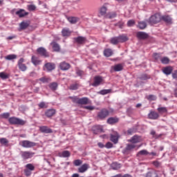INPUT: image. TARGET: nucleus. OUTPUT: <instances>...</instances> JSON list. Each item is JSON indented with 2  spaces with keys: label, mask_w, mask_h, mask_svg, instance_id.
I'll list each match as a JSON object with an SVG mask.
<instances>
[{
  "label": "nucleus",
  "mask_w": 177,
  "mask_h": 177,
  "mask_svg": "<svg viewBox=\"0 0 177 177\" xmlns=\"http://www.w3.org/2000/svg\"><path fill=\"white\" fill-rule=\"evenodd\" d=\"M161 21V15L159 13H156L150 17L148 19V23L149 24H157Z\"/></svg>",
  "instance_id": "nucleus-1"
},
{
  "label": "nucleus",
  "mask_w": 177,
  "mask_h": 177,
  "mask_svg": "<svg viewBox=\"0 0 177 177\" xmlns=\"http://www.w3.org/2000/svg\"><path fill=\"white\" fill-rule=\"evenodd\" d=\"M11 125H24L26 122L19 118L12 117L8 119Z\"/></svg>",
  "instance_id": "nucleus-2"
},
{
  "label": "nucleus",
  "mask_w": 177,
  "mask_h": 177,
  "mask_svg": "<svg viewBox=\"0 0 177 177\" xmlns=\"http://www.w3.org/2000/svg\"><path fill=\"white\" fill-rule=\"evenodd\" d=\"M109 114H110L109 110L103 109L98 113L97 117L100 118V120H104V118L109 117Z\"/></svg>",
  "instance_id": "nucleus-3"
},
{
  "label": "nucleus",
  "mask_w": 177,
  "mask_h": 177,
  "mask_svg": "<svg viewBox=\"0 0 177 177\" xmlns=\"http://www.w3.org/2000/svg\"><path fill=\"white\" fill-rule=\"evenodd\" d=\"M21 146L22 147H25L26 149H30L31 147L37 146V143L31 142L30 140H23L21 142Z\"/></svg>",
  "instance_id": "nucleus-4"
},
{
  "label": "nucleus",
  "mask_w": 177,
  "mask_h": 177,
  "mask_svg": "<svg viewBox=\"0 0 177 177\" xmlns=\"http://www.w3.org/2000/svg\"><path fill=\"white\" fill-rule=\"evenodd\" d=\"M21 156L24 160H28L34 156V153L31 151H21Z\"/></svg>",
  "instance_id": "nucleus-5"
},
{
  "label": "nucleus",
  "mask_w": 177,
  "mask_h": 177,
  "mask_svg": "<svg viewBox=\"0 0 177 177\" xmlns=\"http://www.w3.org/2000/svg\"><path fill=\"white\" fill-rule=\"evenodd\" d=\"M37 52L40 56H44V57H49V54H48V51L44 47H39L37 48Z\"/></svg>",
  "instance_id": "nucleus-6"
},
{
  "label": "nucleus",
  "mask_w": 177,
  "mask_h": 177,
  "mask_svg": "<svg viewBox=\"0 0 177 177\" xmlns=\"http://www.w3.org/2000/svg\"><path fill=\"white\" fill-rule=\"evenodd\" d=\"M70 67H71L70 64L66 62H62L59 64V68L62 70V71H67V70L70 69Z\"/></svg>",
  "instance_id": "nucleus-7"
},
{
  "label": "nucleus",
  "mask_w": 177,
  "mask_h": 177,
  "mask_svg": "<svg viewBox=\"0 0 177 177\" xmlns=\"http://www.w3.org/2000/svg\"><path fill=\"white\" fill-rule=\"evenodd\" d=\"M103 82V77L102 76H95L94 77V82L92 84L93 86H99L100 83Z\"/></svg>",
  "instance_id": "nucleus-8"
},
{
  "label": "nucleus",
  "mask_w": 177,
  "mask_h": 177,
  "mask_svg": "<svg viewBox=\"0 0 177 177\" xmlns=\"http://www.w3.org/2000/svg\"><path fill=\"white\" fill-rule=\"evenodd\" d=\"M136 37L138 39H147V38H149V34L145 32H138Z\"/></svg>",
  "instance_id": "nucleus-9"
},
{
  "label": "nucleus",
  "mask_w": 177,
  "mask_h": 177,
  "mask_svg": "<svg viewBox=\"0 0 177 177\" xmlns=\"http://www.w3.org/2000/svg\"><path fill=\"white\" fill-rule=\"evenodd\" d=\"M89 169V165L84 163L80 167L78 168L77 171L80 174H84V172H86L88 169Z\"/></svg>",
  "instance_id": "nucleus-10"
},
{
  "label": "nucleus",
  "mask_w": 177,
  "mask_h": 177,
  "mask_svg": "<svg viewBox=\"0 0 177 177\" xmlns=\"http://www.w3.org/2000/svg\"><path fill=\"white\" fill-rule=\"evenodd\" d=\"M161 20L165 21V23H166V24H172V18L169 15L162 16Z\"/></svg>",
  "instance_id": "nucleus-11"
},
{
  "label": "nucleus",
  "mask_w": 177,
  "mask_h": 177,
  "mask_svg": "<svg viewBox=\"0 0 177 177\" xmlns=\"http://www.w3.org/2000/svg\"><path fill=\"white\" fill-rule=\"evenodd\" d=\"M39 131L42 133H52V132H53V131H52V129H49L46 126H41V127H39Z\"/></svg>",
  "instance_id": "nucleus-12"
},
{
  "label": "nucleus",
  "mask_w": 177,
  "mask_h": 177,
  "mask_svg": "<svg viewBox=\"0 0 177 177\" xmlns=\"http://www.w3.org/2000/svg\"><path fill=\"white\" fill-rule=\"evenodd\" d=\"M119 138L120 135L117 132H115L114 134H111V141L113 142L115 145L118 143Z\"/></svg>",
  "instance_id": "nucleus-13"
},
{
  "label": "nucleus",
  "mask_w": 177,
  "mask_h": 177,
  "mask_svg": "<svg viewBox=\"0 0 177 177\" xmlns=\"http://www.w3.org/2000/svg\"><path fill=\"white\" fill-rule=\"evenodd\" d=\"M120 121V119L116 117H111L108 118L107 123L110 125H114V124H117Z\"/></svg>",
  "instance_id": "nucleus-14"
},
{
  "label": "nucleus",
  "mask_w": 177,
  "mask_h": 177,
  "mask_svg": "<svg viewBox=\"0 0 177 177\" xmlns=\"http://www.w3.org/2000/svg\"><path fill=\"white\" fill-rule=\"evenodd\" d=\"M174 71V68L172 66H167L163 68L162 73L165 74L166 75H169L172 73V71Z\"/></svg>",
  "instance_id": "nucleus-15"
},
{
  "label": "nucleus",
  "mask_w": 177,
  "mask_h": 177,
  "mask_svg": "<svg viewBox=\"0 0 177 177\" xmlns=\"http://www.w3.org/2000/svg\"><path fill=\"white\" fill-rule=\"evenodd\" d=\"M93 132L95 135H97L103 132V129L100 126H95L93 127Z\"/></svg>",
  "instance_id": "nucleus-16"
},
{
  "label": "nucleus",
  "mask_w": 177,
  "mask_h": 177,
  "mask_svg": "<svg viewBox=\"0 0 177 177\" xmlns=\"http://www.w3.org/2000/svg\"><path fill=\"white\" fill-rule=\"evenodd\" d=\"M146 177H158V173L156 170H151L147 173Z\"/></svg>",
  "instance_id": "nucleus-17"
},
{
  "label": "nucleus",
  "mask_w": 177,
  "mask_h": 177,
  "mask_svg": "<svg viewBox=\"0 0 177 177\" xmlns=\"http://www.w3.org/2000/svg\"><path fill=\"white\" fill-rule=\"evenodd\" d=\"M29 26H30L29 21H22L19 24V28L20 30H26V28H27Z\"/></svg>",
  "instance_id": "nucleus-18"
},
{
  "label": "nucleus",
  "mask_w": 177,
  "mask_h": 177,
  "mask_svg": "<svg viewBox=\"0 0 177 177\" xmlns=\"http://www.w3.org/2000/svg\"><path fill=\"white\" fill-rule=\"evenodd\" d=\"M15 15H17L19 17H24V16H27L28 12H26V10L21 9L15 12Z\"/></svg>",
  "instance_id": "nucleus-19"
},
{
  "label": "nucleus",
  "mask_w": 177,
  "mask_h": 177,
  "mask_svg": "<svg viewBox=\"0 0 177 177\" xmlns=\"http://www.w3.org/2000/svg\"><path fill=\"white\" fill-rule=\"evenodd\" d=\"M140 140H142V138H140V136H133L130 140L129 142H131V143H139V142H140Z\"/></svg>",
  "instance_id": "nucleus-20"
},
{
  "label": "nucleus",
  "mask_w": 177,
  "mask_h": 177,
  "mask_svg": "<svg viewBox=\"0 0 177 177\" xmlns=\"http://www.w3.org/2000/svg\"><path fill=\"white\" fill-rule=\"evenodd\" d=\"M148 117L150 120H157L160 116L157 112L152 111L148 114Z\"/></svg>",
  "instance_id": "nucleus-21"
},
{
  "label": "nucleus",
  "mask_w": 177,
  "mask_h": 177,
  "mask_svg": "<svg viewBox=\"0 0 177 177\" xmlns=\"http://www.w3.org/2000/svg\"><path fill=\"white\" fill-rule=\"evenodd\" d=\"M75 41H76L77 44H85V42H86V37L79 36L75 38Z\"/></svg>",
  "instance_id": "nucleus-22"
},
{
  "label": "nucleus",
  "mask_w": 177,
  "mask_h": 177,
  "mask_svg": "<svg viewBox=\"0 0 177 177\" xmlns=\"http://www.w3.org/2000/svg\"><path fill=\"white\" fill-rule=\"evenodd\" d=\"M57 86H59V84H57V82H52L48 84V88H50V89L53 92L57 90Z\"/></svg>",
  "instance_id": "nucleus-23"
},
{
  "label": "nucleus",
  "mask_w": 177,
  "mask_h": 177,
  "mask_svg": "<svg viewBox=\"0 0 177 177\" xmlns=\"http://www.w3.org/2000/svg\"><path fill=\"white\" fill-rule=\"evenodd\" d=\"M118 38L119 39V44H122L124 42H127V41H128V37H127V35H121L120 36H118Z\"/></svg>",
  "instance_id": "nucleus-24"
},
{
  "label": "nucleus",
  "mask_w": 177,
  "mask_h": 177,
  "mask_svg": "<svg viewBox=\"0 0 177 177\" xmlns=\"http://www.w3.org/2000/svg\"><path fill=\"white\" fill-rule=\"evenodd\" d=\"M46 117L50 118L53 117V115H55L56 114V110L55 109H48L45 113Z\"/></svg>",
  "instance_id": "nucleus-25"
},
{
  "label": "nucleus",
  "mask_w": 177,
  "mask_h": 177,
  "mask_svg": "<svg viewBox=\"0 0 177 177\" xmlns=\"http://www.w3.org/2000/svg\"><path fill=\"white\" fill-rule=\"evenodd\" d=\"M68 21L71 24H75L77 21H80V18L75 17H70L68 18Z\"/></svg>",
  "instance_id": "nucleus-26"
},
{
  "label": "nucleus",
  "mask_w": 177,
  "mask_h": 177,
  "mask_svg": "<svg viewBox=\"0 0 177 177\" xmlns=\"http://www.w3.org/2000/svg\"><path fill=\"white\" fill-rule=\"evenodd\" d=\"M111 168L115 171H118V169L121 168V164L118 163L117 162H114L111 165Z\"/></svg>",
  "instance_id": "nucleus-27"
},
{
  "label": "nucleus",
  "mask_w": 177,
  "mask_h": 177,
  "mask_svg": "<svg viewBox=\"0 0 177 177\" xmlns=\"http://www.w3.org/2000/svg\"><path fill=\"white\" fill-rule=\"evenodd\" d=\"M46 68H47L48 71H52V70H55V64L53 63H47L45 64Z\"/></svg>",
  "instance_id": "nucleus-28"
},
{
  "label": "nucleus",
  "mask_w": 177,
  "mask_h": 177,
  "mask_svg": "<svg viewBox=\"0 0 177 177\" xmlns=\"http://www.w3.org/2000/svg\"><path fill=\"white\" fill-rule=\"evenodd\" d=\"M88 97L79 98L77 100V104H88Z\"/></svg>",
  "instance_id": "nucleus-29"
},
{
  "label": "nucleus",
  "mask_w": 177,
  "mask_h": 177,
  "mask_svg": "<svg viewBox=\"0 0 177 177\" xmlns=\"http://www.w3.org/2000/svg\"><path fill=\"white\" fill-rule=\"evenodd\" d=\"M110 42L111 44H112V45H118V44H120L118 37H114L111 38Z\"/></svg>",
  "instance_id": "nucleus-30"
},
{
  "label": "nucleus",
  "mask_w": 177,
  "mask_h": 177,
  "mask_svg": "<svg viewBox=\"0 0 177 177\" xmlns=\"http://www.w3.org/2000/svg\"><path fill=\"white\" fill-rule=\"evenodd\" d=\"M106 12H107V8L103 6L100 10V15H98L99 17H100V16H104L106 15Z\"/></svg>",
  "instance_id": "nucleus-31"
},
{
  "label": "nucleus",
  "mask_w": 177,
  "mask_h": 177,
  "mask_svg": "<svg viewBox=\"0 0 177 177\" xmlns=\"http://www.w3.org/2000/svg\"><path fill=\"white\" fill-rule=\"evenodd\" d=\"M62 34L63 37H68L70 34H71V32L68 28H64L62 31Z\"/></svg>",
  "instance_id": "nucleus-32"
},
{
  "label": "nucleus",
  "mask_w": 177,
  "mask_h": 177,
  "mask_svg": "<svg viewBox=\"0 0 177 177\" xmlns=\"http://www.w3.org/2000/svg\"><path fill=\"white\" fill-rule=\"evenodd\" d=\"M53 49L54 52H60V46L59 44L54 42L53 44Z\"/></svg>",
  "instance_id": "nucleus-33"
},
{
  "label": "nucleus",
  "mask_w": 177,
  "mask_h": 177,
  "mask_svg": "<svg viewBox=\"0 0 177 177\" xmlns=\"http://www.w3.org/2000/svg\"><path fill=\"white\" fill-rule=\"evenodd\" d=\"M104 55L106 57H110V56L113 55V50L111 49L108 48L104 51Z\"/></svg>",
  "instance_id": "nucleus-34"
},
{
  "label": "nucleus",
  "mask_w": 177,
  "mask_h": 177,
  "mask_svg": "<svg viewBox=\"0 0 177 177\" xmlns=\"http://www.w3.org/2000/svg\"><path fill=\"white\" fill-rule=\"evenodd\" d=\"M39 81H41V82H43V84H49L52 81L50 78H46L45 77H41L39 79Z\"/></svg>",
  "instance_id": "nucleus-35"
},
{
  "label": "nucleus",
  "mask_w": 177,
  "mask_h": 177,
  "mask_svg": "<svg viewBox=\"0 0 177 177\" xmlns=\"http://www.w3.org/2000/svg\"><path fill=\"white\" fill-rule=\"evenodd\" d=\"M123 68L124 66L121 64H116L113 67L114 71H122Z\"/></svg>",
  "instance_id": "nucleus-36"
},
{
  "label": "nucleus",
  "mask_w": 177,
  "mask_h": 177,
  "mask_svg": "<svg viewBox=\"0 0 177 177\" xmlns=\"http://www.w3.org/2000/svg\"><path fill=\"white\" fill-rule=\"evenodd\" d=\"M138 27L140 30H145L147 27V24L145 21H140L138 23Z\"/></svg>",
  "instance_id": "nucleus-37"
},
{
  "label": "nucleus",
  "mask_w": 177,
  "mask_h": 177,
  "mask_svg": "<svg viewBox=\"0 0 177 177\" xmlns=\"http://www.w3.org/2000/svg\"><path fill=\"white\" fill-rule=\"evenodd\" d=\"M0 143L3 146H8V145L9 144V140H8V139H6V138H2L0 139Z\"/></svg>",
  "instance_id": "nucleus-38"
},
{
  "label": "nucleus",
  "mask_w": 177,
  "mask_h": 177,
  "mask_svg": "<svg viewBox=\"0 0 177 177\" xmlns=\"http://www.w3.org/2000/svg\"><path fill=\"white\" fill-rule=\"evenodd\" d=\"M151 135L154 139H158L159 138H161V136H162V134L158 135L157 133H156V131L154 130H151Z\"/></svg>",
  "instance_id": "nucleus-39"
},
{
  "label": "nucleus",
  "mask_w": 177,
  "mask_h": 177,
  "mask_svg": "<svg viewBox=\"0 0 177 177\" xmlns=\"http://www.w3.org/2000/svg\"><path fill=\"white\" fill-rule=\"evenodd\" d=\"M32 63H33L35 64V66H38V64H39V63H41V62L39 60H38L37 57L33 55L32 57Z\"/></svg>",
  "instance_id": "nucleus-40"
},
{
  "label": "nucleus",
  "mask_w": 177,
  "mask_h": 177,
  "mask_svg": "<svg viewBox=\"0 0 177 177\" xmlns=\"http://www.w3.org/2000/svg\"><path fill=\"white\" fill-rule=\"evenodd\" d=\"M147 154H149V151H147V150H141L137 153V157H139V156H147Z\"/></svg>",
  "instance_id": "nucleus-41"
},
{
  "label": "nucleus",
  "mask_w": 177,
  "mask_h": 177,
  "mask_svg": "<svg viewBox=\"0 0 177 177\" xmlns=\"http://www.w3.org/2000/svg\"><path fill=\"white\" fill-rule=\"evenodd\" d=\"M17 57V55L12 54V55H8L5 57L6 60H14V59H16Z\"/></svg>",
  "instance_id": "nucleus-42"
},
{
  "label": "nucleus",
  "mask_w": 177,
  "mask_h": 177,
  "mask_svg": "<svg viewBox=\"0 0 177 177\" xmlns=\"http://www.w3.org/2000/svg\"><path fill=\"white\" fill-rule=\"evenodd\" d=\"M70 156H71L70 151H64L61 153L60 157H64V158H66L67 157H70Z\"/></svg>",
  "instance_id": "nucleus-43"
},
{
  "label": "nucleus",
  "mask_w": 177,
  "mask_h": 177,
  "mask_svg": "<svg viewBox=\"0 0 177 177\" xmlns=\"http://www.w3.org/2000/svg\"><path fill=\"white\" fill-rule=\"evenodd\" d=\"M160 61H161V63H162V64H168L169 63V58L167 57H164L160 59Z\"/></svg>",
  "instance_id": "nucleus-44"
},
{
  "label": "nucleus",
  "mask_w": 177,
  "mask_h": 177,
  "mask_svg": "<svg viewBox=\"0 0 177 177\" xmlns=\"http://www.w3.org/2000/svg\"><path fill=\"white\" fill-rule=\"evenodd\" d=\"M111 92V89H104V90H101L99 93L100 95H107V93H110Z\"/></svg>",
  "instance_id": "nucleus-45"
},
{
  "label": "nucleus",
  "mask_w": 177,
  "mask_h": 177,
  "mask_svg": "<svg viewBox=\"0 0 177 177\" xmlns=\"http://www.w3.org/2000/svg\"><path fill=\"white\" fill-rule=\"evenodd\" d=\"M0 78H1L2 80H8V78H9V76L6 73H5V72H1Z\"/></svg>",
  "instance_id": "nucleus-46"
},
{
  "label": "nucleus",
  "mask_w": 177,
  "mask_h": 177,
  "mask_svg": "<svg viewBox=\"0 0 177 177\" xmlns=\"http://www.w3.org/2000/svg\"><path fill=\"white\" fill-rule=\"evenodd\" d=\"M18 66L19 70H21V71H26V70H27V66L24 64H21L18 65Z\"/></svg>",
  "instance_id": "nucleus-47"
},
{
  "label": "nucleus",
  "mask_w": 177,
  "mask_h": 177,
  "mask_svg": "<svg viewBox=\"0 0 177 177\" xmlns=\"http://www.w3.org/2000/svg\"><path fill=\"white\" fill-rule=\"evenodd\" d=\"M135 147H136V146L133 144H127L126 150H133V149H135Z\"/></svg>",
  "instance_id": "nucleus-48"
},
{
  "label": "nucleus",
  "mask_w": 177,
  "mask_h": 177,
  "mask_svg": "<svg viewBox=\"0 0 177 177\" xmlns=\"http://www.w3.org/2000/svg\"><path fill=\"white\" fill-rule=\"evenodd\" d=\"M38 106L40 109H48V104H46V103L44 102H40Z\"/></svg>",
  "instance_id": "nucleus-49"
},
{
  "label": "nucleus",
  "mask_w": 177,
  "mask_h": 177,
  "mask_svg": "<svg viewBox=\"0 0 177 177\" xmlns=\"http://www.w3.org/2000/svg\"><path fill=\"white\" fill-rule=\"evenodd\" d=\"M73 164L75 167H80L82 164V160L77 159L73 161Z\"/></svg>",
  "instance_id": "nucleus-50"
},
{
  "label": "nucleus",
  "mask_w": 177,
  "mask_h": 177,
  "mask_svg": "<svg viewBox=\"0 0 177 177\" xmlns=\"http://www.w3.org/2000/svg\"><path fill=\"white\" fill-rule=\"evenodd\" d=\"M116 16H117V14H115V12H111L108 14L106 17L107 19H114V17H116Z\"/></svg>",
  "instance_id": "nucleus-51"
},
{
  "label": "nucleus",
  "mask_w": 177,
  "mask_h": 177,
  "mask_svg": "<svg viewBox=\"0 0 177 177\" xmlns=\"http://www.w3.org/2000/svg\"><path fill=\"white\" fill-rule=\"evenodd\" d=\"M158 113L163 114V113H167V108L166 107H159L158 108Z\"/></svg>",
  "instance_id": "nucleus-52"
},
{
  "label": "nucleus",
  "mask_w": 177,
  "mask_h": 177,
  "mask_svg": "<svg viewBox=\"0 0 177 177\" xmlns=\"http://www.w3.org/2000/svg\"><path fill=\"white\" fill-rule=\"evenodd\" d=\"M128 27H133L135 26V21L133 19H130L127 22Z\"/></svg>",
  "instance_id": "nucleus-53"
},
{
  "label": "nucleus",
  "mask_w": 177,
  "mask_h": 177,
  "mask_svg": "<svg viewBox=\"0 0 177 177\" xmlns=\"http://www.w3.org/2000/svg\"><path fill=\"white\" fill-rule=\"evenodd\" d=\"M149 78H150V77L146 74H143L139 77V79L142 80V81H146V80H149Z\"/></svg>",
  "instance_id": "nucleus-54"
},
{
  "label": "nucleus",
  "mask_w": 177,
  "mask_h": 177,
  "mask_svg": "<svg viewBox=\"0 0 177 177\" xmlns=\"http://www.w3.org/2000/svg\"><path fill=\"white\" fill-rule=\"evenodd\" d=\"M76 74L77 75H78L79 77H82V75H84V71L80 69H77L76 71Z\"/></svg>",
  "instance_id": "nucleus-55"
},
{
  "label": "nucleus",
  "mask_w": 177,
  "mask_h": 177,
  "mask_svg": "<svg viewBox=\"0 0 177 177\" xmlns=\"http://www.w3.org/2000/svg\"><path fill=\"white\" fill-rule=\"evenodd\" d=\"M70 89L72 91H77L78 89V84H72L70 86Z\"/></svg>",
  "instance_id": "nucleus-56"
},
{
  "label": "nucleus",
  "mask_w": 177,
  "mask_h": 177,
  "mask_svg": "<svg viewBox=\"0 0 177 177\" xmlns=\"http://www.w3.org/2000/svg\"><path fill=\"white\" fill-rule=\"evenodd\" d=\"M26 168H28L27 169H28L29 171H34V165H32V164H28L26 165Z\"/></svg>",
  "instance_id": "nucleus-57"
},
{
  "label": "nucleus",
  "mask_w": 177,
  "mask_h": 177,
  "mask_svg": "<svg viewBox=\"0 0 177 177\" xmlns=\"http://www.w3.org/2000/svg\"><path fill=\"white\" fill-rule=\"evenodd\" d=\"M28 9L30 11L35 10V9H37V7L35 6H34V5H28Z\"/></svg>",
  "instance_id": "nucleus-58"
},
{
  "label": "nucleus",
  "mask_w": 177,
  "mask_h": 177,
  "mask_svg": "<svg viewBox=\"0 0 177 177\" xmlns=\"http://www.w3.org/2000/svg\"><path fill=\"white\" fill-rule=\"evenodd\" d=\"M153 57L155 60H159V59H161V55L158 53H153Z\"/></svg>",
  "instance_id": "nucleus-59"
},
{
  "label": "nucleus",
  "mask_w": 177,
  "mask_h": 177,
  "mask_svg": "<svg viewBox=\"0 0 177 177\" xmlns=\"http://www.w3.org/2000/svg\"><path fill=\"white\" fill-rule=\"evenodd\" d=\"M132 133H135V129L134 128H131L127 130V134L128 135H132Z\"/></svg>",
  "instance_id": "nucleus-60"
},
{
  "label": "nucleus",
  "mask_w": 177,
  "mask_h": 177,
  "mask_svg": "<svg viewBox=\"0 0 177 177\" xmlns=\"http://www.w3.org/2000/svg\"><path fill=\"white\" fill-rule=\"evenodd\" d=\"M1 117L3 118H9V117H10V113H4L1 114Z\"/></svg>",
  "instance_id": "nucleus-61"
},
{
  "label": "nucleus",
  "mask_w": 177,
  "mask_h": 177,
  "mask_svg": "<svg viewBox=\"0 0 177 177\" xmlns=\"http://www.w3.org/2000/svg\"><path fill=\"white\" fill-rule=\"evenodd\" d=\"M105 147L106 149H111V147H113V143L110 142H108L106 145H105Z\"/></svg>",
  "instance_id": "nucleus-62"
},
{
  "label": "nucleus",
  "mask_w": 177,
  "mask_h": 177,
  "mask_svg": "<svg viewBox=\"0 0 177 177\" xmlns=\"http://www.w3.org/2000/svg\"><path fill=\"white\" fill-rule=\"evenodd\" d=\"M25 174L26 176H30V175H31V170H29L28 169H25Z\"/></svg>",
  "instance_id": "nucleus-63"
},
{
  "label": "nucleus",
  "mask_w": 177,
  "mask_h": 177,
  "mask_svg": "<svg viewBox=\"0 0 177 177\" xmlns=\"http://www.w3.org/2000/svg\"><path fill=\"white\" fill-rule=\"evenodd\" d=\"M172 77L174 79L177 78V71H175L173 73H172Z\"/></svg>",
  "instance_id": "nucleus-64"
}]
</instances>
